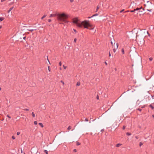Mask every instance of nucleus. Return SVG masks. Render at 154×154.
<instances>
[{
  "mask_svg": "<svg viewBox=\"0 0 154 154\" xmlns=\"http://www.w3.org/2000/svg\"><path fill=\"white\" fill-rule=\"evenodd\" d=\"M56 16H57V18L58 21H63L65 23L69 22V21L66 20L68 18L69 16L63 13L61 14L56 13L51 14L49 17H52Z\"/></svg>",
  "mask_w": 154,
  "mask_h": 154,
  "instance_id": "1",
  "label": "nucleus"
},
{
  "mask_svg": "<svg viewBox=\"0 0 154 154\" xmlns=\"http://www.w3.org/2000/svg\"><path fill=\"white\" fill-rule=\"evenodd\" d=\"M80 24H81L82 26V27L81 28H82L83 26L84 28H86L90 30L93 29L94 28V27H93V26L89 23L88 20H85L81 22Z\"/></svg>",
  "mask_w": 154,
  "mask_h": 154,
  "instance_id": "2",
  "label": "nucleus"
},
{
  "mask_svg": "<svg viewBox=\"0 0 154 154\" xmlns=\"http://www.w3.org/2000/svg\"><path fill=\"white\" fill-rule=\"evenodd\" d=\"M79 20L77 17L74 18L72 19V22L75 24L79 27L81 28L82 27L81 24H80V23H79Z\"/></svg>",
  "mask_w": 154,
  "mask_h": 154,
  "instance_id": "3",
  "label": "nucleus"
},
{
  "mask_svg": "<svg viewBox=\"0 0 154 154\" xmlns=\"http://www.w3.org/2000/svg\"><path fill=\"white\" fill-rule=\"evenodd\" d=\"M135 11H137V14L138 13V12H139L140 11L142 12V11H140V8H136L134 9Z\"/></svg>",
  "mask_w": 154,
  "mask_h": 154,
  "instance_id": "4",
  "label": "nucleus"
},
{
  "mask_svg": "<svg viewBox=\"0 0 154 154\" xmlns=\"http://www.w3.org/2000/svg\"><path fill=\"white\" fill-rule=\"evenodd\" d=\"M154 103H153L152 104H151L149 105V107L151 108L152 109H154V107L152 105Z\"/></svg>",
  "mask_w": 154,
  "mask_h": 154,
  "instance_id": "5",
  "label": "nucleus"
},
{
  "mask_svg": "<svg viewBox=\"0 0 154 154\" xmlns=\"http://www.w3.org/2000/svg\"><path fill=\"white\" fill-rule=\"evenodd\" d=\"M98 15V14H95L93 15L91 17H88V18H91L93 17H94V16H97Z\"/></svg>",
  "mask_w": 154,
  "mask_h": 154,
  "instance_id": "6",
  "label": "nucleus"
},
{
  "mask_svg": "<svg viewBox=\"0 0 154 154\" xmlns=\"http://www.w3.org/2000/svg\"><path fill=\"white\" fill-rule=\"evenodd\" d=\"M59 23L60 24H64V23H65L64 22H63V21H59ZM69 22V21L68 23Z\"/></svg>",
  "mask_w": 154,
  "mask_h": 154,
  "instance_id": "7",
  "label": "nucleus"
},
{
  "mask_svg": "<svg viewBox=\"0 0 154 154\" xmlns=\"http://www.w3.org/2000/svg\"><path fill=\"white\" fill-rule=\"evenodd\" d=\"M122 145V144H121L118 143V144H117L116 145V147H119V146H121Z\"/></svg>",
  "mask_w": 154,
  "mask_h": 154,
  "instance_id": "8",
  "label": "nucleus"
},
{
  "mask_svg": "<svg viewBox=\"0 0 154 154\" xmlns=\"http://www.w3.org/2000/svg\"><path fill=\"white\" fill-rule=\"evenodd\" d=\"M47 16V15L45 14L43 16V17L41 18V19L43 20L44 18L46 17Z\"/></svg>",
  "mask_w": 154,
  "mask_h": 154,
  "instance_id": "9",
  "label": "nucleus"
},
{
  "mask_svg": "<svg viewBox=\"0 0 154 154\" xmlns=\"http://www.w3.org/2000/svg\"><path fill=\"white\" fill-rule=\"evenodd\" d=\"M38 124L42 127L43 128L44 127V125L43 124L41 123H40Z\"/></svg>",
  "mask_w": 154,
  "mask_h": 154,
  "instance_id": "10",
  "label": "nucleus"
},
{
  "mask_svg": "<svg viewBox=\"0 0 154 154\" xmlns=\"http://www.w3.org/2000/svg\"><path fill=\"white\" fill-rule=\"evenodd\" d=\"M36 29H28L27 30L28 31H30L31 32H32L34 30H35Z\"/></svg>",
  "mask_w": 154,
  "mask_h": 154,
  "instance_id": "11",
  "label": "nucleus"
},
{
  "mask_svg": "<svg viewBox=\"0 0 154 154\" xmlns=\"http://www.w3.org/2000/svg\"><path fill=\"white\" fill-rule=\"evenodd\" d=\"M80 85V82H78L77 83L76 85L77 86H79Z\"/></svg>",
  "mask_w": 154,
  "mask_h": 154,
  "instance_id": "12",
  "label": "nucleus"
},
{
  "mask_svg": "<svg viewBox=\"0 0 154 154\" xmlns=\"http://www.w3.org/2000/svg\"><path fill=\"white\" fill-rule=\"evenodd\" d=\"M4 19V18L3 17H0V21H1L3 20Z\"/></svg>",
  "mask_w": 154,
  "mask_h": 154,
  "instance_id": "13",
  "label": "nucleus"
},
{
  "mask_svg": "<svg viewBox=\"0 0 154 154\" xmlns=\"http://www.w3.org/2000/svg\"><path fill=\"white\" fill-rule=\"evenodd\" d=\"M122 54H124L125 53L124 50L123 48H122L121 50Z\"/></svg>",
  "mask_w": 154,
  "mask_h": 154,
  "instance_id": "14",
  "label": "nucleus"
},
{
  "mask_svg": "<svg viewBox=\"0 0 154 154\" xmlns=\"http://www.w3.org/2000/svg\"><path fill=\"white\" fill-rule=\"evenodd\" d=\"M72 128V127L70 126H69L68 128H67V129L68 130H70Z\"/></svg>",
  "mask_w": 154,
  "mask_h": 154,
  "instance_id": "15",
  "label": "nucleus"
},
{
  "mask_svg": "<svg viewBox=\"0 0 154 154\" xmlns=\"http://www.w3.org/2000/svg\"><path fill=\"white\" fill-rule=\"evenodd\" d=\"M32 115L33 117H35V114H34L33 112H32Z\"/></svg>",
  "mask_w": 154,
  "mask_h": 154,
  "instance_id": "16",
  "label": "nucleus"
},
{
  "mask_svg": "<svg viewBox=\"0 0 154 154\" xmlns=\"http://www.w3.org/2000/svg\"><path fill=\"white\" fill-rule=\"evenodd\" d=\"M143 143L142 142H140L139 143V146H141L142 145H143Z\"/></svg>",
  "mask_w": 154,
  "mask_h": 154,
  "instance_id": "17",
  "label": "nucleus"
},
{
  "mask_svg": "<svg viewBox=\"0 0 154 154\" xmlns=\"http://www.w3.org/2000/svg\"><path fill=\"white\" fill-rule=\"evenodd\" d=\"M126 134L128 136H130L131 135V134L129 132H127Z\"/></svg>",
  "mask_w": 154,
  "mask_h": 154,
  "instance_id": "18",
  "label": "nucleus"
},
{
  "mask_svg": "<svg viewBox=\"0 0 154 154\" xmlns=\"http://www.w3.org/2000/svg\"><path fill=\"white\" fill-rule=\"evenodd\" d=\"M81 144V143H79V142H76V145L77 146H79Z\"/></svg>",
  "mask_w": 154,
  "mask_h": 154,
  "instance_id": "19",
  "label": "nucleus"
},
{
  "mask_svg": "<svg viewBox=\"0 0 154 154\" xmlns=\"http://www.w3.org/2000/svg\"><path fill=\"white\" fill-rule=\"evenodd\" d=\"M44 152L46 153V154H48V151L46 150H45Z\"/></svg>",
  "mask_w": 154,
  "mask_h": 154,
  "instance_id": "20",
  "label": "nucleus"
},
{
  "mask_svg": "<svg viewBox=\"0 0 154 154\" xmlns=\"http://www.w3.org/2000/svg\"><path fill=\"white\" fill-rule=\"evenodd\" d=\"M14 8V7H12L11 8H10L9 9L10 11H11Z\"/></svg>",
  "mask_w": 154,
  "mask_h": 154,
  "instance_id": "21",
  "label": "nucleus"
},
{
  "mask_svg": "<svg viewBox=\"0 0 154 154\" xmlns=\"http://www.w3.org/2000/svg\"><path fill=\"white\" fill-rule=\"evenodd\" d=\"M130 11L131 12H136L134 9V10Z\"/></svg>",
  "mask_w": 154,
  "mask_h": 154,
  "instance_id": "22",
  "label": "nucleus"
},
{
  "mask_svg": "<svg viewBox=\"0 0 154 154\" xmlns=\"http://www.w3.org/2000/svg\"><path fill=\"white\" fill-rule=\"evenodd\" d=\"M99 9V6H97V9H96V12H97Z\"/></svg>",
  "mask_w": 154,
  "mask_h": 154,
  "instance_id": "23",
  "label": "nucleus"
},
{
  "mask_svg": "<svg viewBox=\"0 0 154 154\" xmlns=\"http://www.w3.org/2000/svg\"><path fill=\"white\" fill-rule=\"evenodd\" d=\"M12 138L14 140V139H15V137L14 136H12Z\"/></svg>",
  "mask_w": 154,
  "mask_h": 154,
  "instance_id": "24",
  "label": "nucleus"
},
{
  "mask_svg": "<svg viewBox=\"0 0 154 154\" xmlns=\"http://www.w3.org/2000/svg\"><path fill=\"white\" fill-rule=\"evenodd\" d=\"M153 58L152 57H150L149 58V60L150 61H151L152 60Z\"/></svg>",
  "mask_w": 154,
  "mask_h": 154,
  "instance_id": "25",
  "label": "nucleus"
},
{
  "mask_svg": "<svg viewBox=\"0 0 154 154\" xmlns=\"http://www.w3.org/2000/svg\"><path fill=\"white\" fill-rule=\"evenodd\" d=\"M34 124L35 125H36L37 124V122L36 121H35L34 122Z\"/></svg>",
  "mask_w": 154,
  "mask_h": 154,
  "instance_id": "26",
  "label": "nucleus"
},
{
  "mask_svg": "<svg viewBox=\"0 0 154 154\" xmlns=\"http://www.w3.org/2000/svg\"><path fill=\"white\" fill-rule=\"evenodd\" d=\"M77 40V39L76 38H75L74 39V42H76Z\"/></svg>",
  "mask_w": 154,
  "mask_h": 154,
  "instance_id": "27",
  "label": "nucleus"
},
{
  "mask_svg": "<svg viewBox=\"0 0 154 154\" xmlns=\"http://www.w3.org/2000/svg\"><path fill=\"white\" fill-rule=\"evenodd\" d=\"M146 105H143L142 107H141V108H145V107L146 106Z\"/></svg>",
  "mask_w": 154,
  "mask_h": 154,
  "instance_id": "28",
  "label": "nucleus"
},
{
  "mask_svg": "<svg viewBox=\"0 0 154 154\" xmlns=\"http://www.w3.org/2000/svg\"><path fill=\"white\" fill-rule=\"evenodd\" d=\"M48 70L49 71H50V72L51 71V68H50V66H48Z\"/></svg>",
  "mask_w": 154,
  "mask_h": 154,
  "instance_id": "29",
  "label": "nucleus"
},
{
  "mask_svg": "<svg viewBox=\"0 0 154 154\" xmlns=\"http://www.w3.org/2000/svg\"><path fill=\"white\" fill-rule=\"evenodd\" d=\"M137 110H139L140 111H141L142 110L141 109H140V108H138L137 109Z\"/></svg>",
  "mask_w": 154,
  "mask_h": 154,
  "instance_id": "30",
  "label": "nucleus"
},
{
  "mask_svg": "<svg viewBox=\"0 0 154 154\" xmlns=\"http://www.w3.org/2000/svg\"><path fill=\"white\" fill-rule=\"evenodd\" d=\"M125 10L124 9H122V10H121L120 11V13H122V12H123Z\"/></svg>",
  "mask_w": 154,
  "mask_h": 154,
  "instance_id": "31",
  "label": "nucleus"
},
{
  "mask_svg": "<svg viewBox=\"0 0 154 154\" xmlns=\"http://www.w3.org/2000/svg\"><path fill=\"white\" fill-rule=\"evenodd\" d=\"M60 82H61L63 84V85H64V83L63 81H61Z\"/></svg>",
  "mask_w": 154,
  "mask_h": 154,
  "instance_id": "32",
  "label": "nucleus"
},
{
  "mask_svg": "<svg viewBox=\"0 0 154 154\" xmlns=\"http://www.w3.org/2000/svg\"><path fill=\"white\" fill-rule=\"evenodd\" d=\"M48 21L49 22H51V19H49Z\"/></svg>",
  "mask_w": 154,
  "mask_h": 154,
  "instance_id": "33",
  "label": "nucleus"
},
{
  "mask_svg": "<svg viewBox=\"0 0 154 154\" xmlns=\"http://www.w3.org/2000/svg\"><path fill=\"white\" fill-rule=\"evenodd\" d=\"M85 121L86 122H88V119L86 118L85 119Z\"/></svg>",
  "mask_w": 154,
  "mask_h": 154,
  "instance_id": "34",
  "label": "nucleus"
},
{
  "mask_svg": "<svg viewBox=\"0 0 154 154\" xmlns=\"http://www.w3.org/2000/svg\"><path fill=\"white\" fill-rule=\"evenodd\" d=\"M17 135H18L20 134V132H17Z\"/></svg>",
  "mask_w": 154,
  "mask_h": 154,
  "instance_id": "35",
  "label": "nucleus"
},
{
  "mask_svg": "<svg viewBox=\"0 0 154 154\" xmlns=\"http://www.w3.org/2000/svg\"><path fill=\"white\" fill-rule=\"evenodd\" d=\"M7 116L9 118V119L11 118V116L9 115H7Z\"/></svg>",
  "mask_w": 154,
  "mask_h": 154,
  "instance_id": "36",
  "label": "nucleus"
},
{
  "mask_svg": "<svg viewBox=\"0 0 154 154\" xmlns=\"http://www.w3.org/2000/svg\"><path fill=\"white\" fill-rule=\"evenodd\" d=\"M59 65L60 66H61L62 63L61 62H60L59 63Z\"/></svg>",
  "mask_w": 154,
  "mask_h": 154,
  "instance_id": "37",
  "label": "nucleus"
},
{
  "mask_svg": "<svg viewBox=\"0 0 154 154\" xmlns=\"http://www.w3.org/2000/svg\"><path fill=\"white\" fill-rule=\"evenodd\" d=\"M73 30L75 32V33H76L77 32V31L76 29H73Z\"/></svg>",
  "mask_w": 154,
  "mask_h": 154,
  "instance_id": "38",
  "label": "nucleus"
},
{
  "mask_svg": "<svg viewBox=\"0 0 154 154\" xmlns=\"http://www.w3.org/2000/svg\"><path fill=\"white\" fill-rule=\"evenodd\" d=\"M24 110H26V111H29V109H24Z\"/></svg>",
  "mask_w": 154,
  "mask_h": 154,
  "instance_id": "39",
  "label": "nucleus"
},
{
  "mask_svg": "<svg viewBox=\"0 0 154 154\" xmlns=\"http://www.w3.org/2000/svg\"><path fill=\"white\" fill-rule=\"evenodd\" d=\"M125 126L124 125L123 126V129L124 130L125 129Z\"/></svg>",
  "mask_w": 154,
  "mask_h": 154,
  "instance_id": "40",
  "label": "nucleus"
},
{
  "mask_svg": "<svg viewBox=\"0 0 154 154\" xmlns=\"http://www.w3.org/2000/svg\"><path fill=\"white\" fill-rule=\"evenodd\" d=\"M63 68L64 69H66V66L64 65L63 66Z\"/></svg>",
  "mask_w": 154,
  "mask_h": 154,
  "instance_id": "41",
  "label": "nucleus"
},
{
  "mask_svg": "<svg viewBox=\"0 0 154 154\" xmlns=\"http://www.w3.org/2000/svg\"><path fill=\"white\" fill-rule=\"evenodd\" d=\"M97 100H98L99 99V96L98 95H97Z\"/></svg>",
  "mask_w": 154,
  "mask_h": 154,
  "instance_id": "42",
  "label": "nucleus"
},
{
  "mask_svg": "<svg viewBox=\"0 0 154 154\" xmlns=\"http://www.w3.org/2000/svg\"><path fill=\"white\" fill-rule=\"evenodd\" d=\"M113 52L115 53L116 52V49L114 48L113 49Z\"/></svg>",
  "mask_w": 154,
  "mask_h": 154,
  "instance_id": "43",
  "label": "nucleus"
},
{
  "mask_svg": "<svg viewBox=\"0 0 154 154\" xmlns=\"http://www.w3.org/2000/svg\"><path fill=\"white\" fill-rule=\"evenodd\" d=\"M135 137L137 139H139V137L138 136H135Z\"/></svg>",
  "mask_w": 154,
  "mask_h": 154,
  "instance_id": "44",
  "label": "nucleus"
},
{
  "mask_svg": "<svg viewBox=\"0 0 154 154\" xmlns=\"http://www.w3.org/2000/svg\"><path fill=\"white\" fill-rule=\"evenodd\" d=\"M109 57H110V56H111V54H110V51H109Z\"/></svg>",
  "mask_w": 154,
  "mask_h": 154,
  "instance_id": "45",
  "label": "nucleus"
},
{
  "mask_svg": "<svg viewBox=\"0 0 154 154\" xmlns=\"http://www.w3.org/2000/svg\"><path fill=\"white\" fill-rule=\"evenodd\" d=\"M147 10L149 11H152V9H147Z\"/></svg>",
  "mask_w": 154,
  "mask_h": 154,
  "instance_id": "46",
  "label": "nucleus"
},
{
  "mask_svg": "<svg viewBox=\"0 0 154 154\" xmlns=\"http://www.w3.org/2000/svg\"><path fill=\"white\" fill-rule=\"evenodd\" d=\"M139 8H140V11H141V10L143 9V8L142 7H141Z\"/></svg>",
  "mask_w": 154,
  "mask_h": 154,
  "instance_id": "47",
  "label": "nucleus"
},
{
  "mask_svg": "<svg viewBox=\"0 0 154 154\" xmlns=\"http://www.w3.org/2000/svg\"><path fill=\"white\" fill-rule=\"evenodd\" d=\"M73 151L75 152H77L76 149H74L73 150Z\"/></svg>",
  "mask_w": 154,
  "mask_h": 154,
  "instance_id": "48",
  "label": "nucleus"
},
{
  "mask_svg": "<svg viewBox=\"0 0 154 154\" xmlns=\"http://www.w3.org/2000/svg\"><path fill=\"white\" fill-rule=\"evenodd\" d=\"M74 0H70V2H73L74 1Z\"/></svg>",
  "mask_w": 154,
  "mask_h": 154,
  "instance_id": "49",
  "label": "nucleus"
},
{
  "mask_svg": "<svg viewBox=\"0 0 154 154\" xmlns=\"http://www.w3.org/2000/svg\"><path fill=\"white\" fill-rule=\"evenodd\" d=\"M26 38V36H25L23 37V39L25 40Z\"/></svg>",
  "mask_w": 154,
  "mask_h": 154,
  "instance_id": "50",
  "label": "nucleus"
},
{
  "mask_svg": "<svg viewBox=\"0 0 154 154\" xmlns=\"http://www.w3.org/2000/svg\"><path fill=\"white\" fill-rule=\"evenodd\" d=\"M104 63L106 65H107V63L106 62H105Z\"/></svg>",
  "mask_w": 154,
  "mask_h": 154,
  "instance_id": "51",
  "label": "nucleus"
},
{
  "mask_svg": "<svg viewBox=\"0 0 154 154\" xmlns=\"http://www.w3.org/2000/svg\"><path fill=\"white\" fill-rule=\"evenodd\" d=\"M117 44H118V43H117L116 44V48H118V45Z\"/></svg>",
  "mask_w": 154,
  "mask_h": 154,
  "instance_id": "52",
  "label": "nucleus"
},
{
  "mask_svg": "<svg viewBox=\"0 0 154 154\" xmlns=\"http://www.w3.org/2000/svg\"><path fill=\"white\" fill-rule=\"evenodd\" d=\"M6 0H1V2H4Z\"/></svg>",
  "mask_w": 154,
  "mask_h": 154,
  "instance_id": "53",
  "label": "nucleus"
},
{
  "mask_svg": "<svg viewBox=\"0 0 154 154\" xmlns=\"http://www.w3.org/2000/svg\"><path fill=\"white\" fill-rule=\"evenodd\" d=\"M10 11H10L9 10H8V13H9Z\"/></svg>",
  "mask_w": 154,
  "mask_h": 154,
  "instance_id": "54",
  "label": "nucleus"
},
{
  "mask_svg": "<svg viewBox=\"0 0 154 154\" xmlns=\"http://www.w3.org/2000/svg\"><path fill=\"white\" fill-rule=\"evenodd\" d=\"M147 32V33H148V35H150V34H149L148 33V31Z\"/></svg>",
  "mask_w": 154,
  "mask_h": 154,
  "instance_id": "55",
  "label": "nucleus"
},
{
  "mask_svg": "<svg viewBox=\"0 0 154 154\" xmlns=\"http://www.w3.org/2000/svg\"><path fill=\"white\" fill-rule=\"evenodd\" d=\"M104 130V129H103L102 130H101V131H103Z\"/></svg>",
  "mask_w": 154,
  "mask_h": 154,
  "instance_id": "56",
  "label": "nucleus"
},
{
  "mask_svg": "<svg viewBox=\"0 0 154 154\" xmlns=\"http://www.w3.org/2000/svg\"><path fill=\"white\" fill-rule=\"evenodd\" d=\"M111 44L112 45V44H113L112 42V41H111Z\"/></svg>",
  "mask_w": 154,
  "mask_h": 154,
  "instance_id": "57",
  "label": "nucleus"
},
{
  "mask_svg": "<svg viewBox=\"0 0 154 154\" xmlns=\"http://www.w3.org/2000/svg\"><path fill=\"white\" fill-rule=\"evenodd\" d=\"M2 28V26H0V29Z\"/></svg>",
  "mask_w": 154,
  "mask_h": 154,
  "instance_id": "58",
  "label": "nucleus"
},
{
  "mask_svg": "<svg viewBox=\"0 0 154 154\" xmlns=\"http://www.w3.org/2000/svg\"><path fill=\"white\" fill-rule=\"evenodd\" d=\"M152 116L153 118H154V115H152Z\"/></svg>",
  "mask_w": 154,
  "mask_h": 154,
  "instance_id": "59",
  "label": "nucleus"
},
{
  "mask_svg": "<svg viewBox=\"0 0 154 154\" xmlns=\"http://www.w3.org/2000/svg\"><path fill=\"white\" fill-rule=\"evenodd\" d=\"M142 10H144V8H143V9H142Z\"/></svg>",
  "mask_w": 154,
  "mask_h": 154,
  "instance_id": "60",
  "label": "nucleus"
},
{
  "mask_svg": "<svg viewBox=\"0 0 154 154\" xmlns=\"http://www.w3.org/2000/svg\"><path fill=\"white\" fill-rule=\"evenodd\" d=\"M152 97L154 98V95Z\"/></svg>",
  "mask_w": 154,
  "mask_h": 154,
  "instance_id": "61",
  "label": "nucleus"
},
{
  "mask_svg": "<svg viewBox=\"0 0 154 154\" xmlns=\"http://www.w3.org/2000/svg\"><path fill=\"white\" fill-rule=\"evenodd\" d=\"M1 87H0V91H1Z\"/></svg>",
  "mask_w": 154,
  "mask_h": 154,
  "instance_id": "62",
  "label": "nucleus"
},
{
  "mask_svg": "<svg viewBox=\"0 0 154 154\" xmlns=\"http://www.w3.org/2000/svg\"><path fill=\"white\" fill-rule=\"evenodd\" d=\"M47 59H48V61H49H49L48 59V58Z\"/></svg>",
  "mask_w": 154,
  "mask_h": 154,
  "instance_id": "63",
  "label": "nucleus"
},
{
  "mask_svg": "<svg viewBox=\"0 0 154 154\" xmlns=\"http://www.w3.org/2000/svg\"><path fill=\"white\" fill-rule=\"evenodd\" d=\"M60 70H61V67H60Z\"/></svg>",
  "mask_w": 154,
  "mask_h": 154,
  "instance_id": "64",
  "label": "nucleus"
}]
</instances>
